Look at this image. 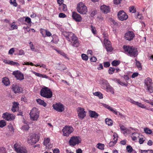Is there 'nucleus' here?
Returning <instances> with one entry per match:
<instances>
[{
	"label": "nucleus",
	"mask_w": 153,
	"mask_h": 153,
	"mask_svg": "<svg viewBox=\"0 0 153 153\" xmlns=\"http://www.w3.org/2000/svg\"><path fill=\"white\" fill-rule=\"evenodd\" d=\"M63 35L66 39L71 42V44L74 47H77L79 46V43L77 38L73 33L71 32H65Z\"/></svg>",
	"instance_id": "obj_1"
},
{
	"label": "nucleus",
	"mask_w": 153,
	"mask_h": 153,
	"mask_svg": "<svg viewBox=\"0 0 153 153\" xmlns=\"http://www.w3.org/2000/svg\"><path fill=\"white\" fill-rule=\"evenodd\" d=\"M66 69V67L63 64L59 65L58 67V69L60 70H64Z\"/></svg>",
	"instance_id": "obj_38"
},
{
	"label": "nucleus",
	"mask_w": 153,
	"mask_h": 153,
	"mask_svg": "<svg viewBox=\"0 0 153 153\" xmlns=\"http://www.w3.org/2000/svg\"><path fill=\"white\" fill-rule=\"evenodd\" d=\"M117 16L119 19L121 21L126 20L128 18V16L123 10L120 11L117 13Z\"/></svg>",
	"instance_id": "obj_10"
},
{
	"label": "nucleus",
	"mask_w": 153,
	"mask_h": 153,
	"mask_svg": "<svg viewBox=\"0 0 153 153\" xmlns=\"http://www.w3.org/2000/svg\"><path fill=\"white\" fill-rule=\"evenodd\" d=\"M79 138L78 137L73 136L71 137L69 141L70 145L71 146H74L79 144L80 143Z\"/></svg>",
	"instance_id": "obj_8"
},
{
	"label": "nucleus",
	"mask_w": 153,
	"mask_h": 153,
	"mask_svg": "<svg viewBox=\"0 0 153 153\" xmlns=\"http://www.w3.org/2000/svg\"><path fill=\"white\" fill-rule=\"evenodd\" d=\"M144 141V140L143 137L140 138L139 140V143L140 144H142L143 143Z\"/></svg>",
	"instance_id": "obj_59"
},
{
	"label": "nucleus",
	"mask_w": 153,
	"mask_h": 153,
	"mask_svg": "<svg viewBox=\"0 0 153 153\" xmlns=\"http://www.w3.org/2000/svg\"><path fill=\"white\" fill-rule=\"evenodd\" d=\"M29 128V126L27 125H24L22 127V129L25 130H28Z\"/></svg>",
	"instance_id": "obj_49"
},
{
	"label": "nucleus",
	"mask_w": 153,
	"mask_h": 153,
	"mask_svg": "<svg viewBox=\"0 0 153 153\" xmlns=\"http://www.w3.org/2000/svg\"><path fill=\"white\" fill-rule=\"evenodd\" d=\"M2 82L6 86L9 85L10 84V82L9 79L7 77H4L3 78Z\"/></svg>",
	"instance_id": "obj_22"
},
{
	"label": "nucleus",
	"mask_w": 153,
	"mask_h": 153,
	"mask_svg": "<svg viewBox=\"0 0 153 153\" xmlns=\"http://www.w3.org/2000/svg\"><path fill=\"white\" fill-rule=\"evenodd\" d=\"M0 153H5V150L4 148H0Z\"/></svg>",
	"instance_id": "obj_58"
},
{
	"label": "nucleus",
	"mask_w": 153,
	"mask_h": 153,
	"mask_svg": "<svg viewBox=\"0 0 153 153\" xmlns=\"http://www.w3.org/2000/svg\"><path fill=\"white\" fill-rule=\"evenodd\" d=\"M153 144V142L150 140H149L147 143V145L149 146H151Z\"/></svg>",
	"instance_id": "obj_64"
},
{
	"label": "nucleus",
	"mask_w": 153,
	"mask_h": 153,
	"mask_svg": "<svg viewBox=\"0 0 153 153\" xmlns=\"http://www.w3.org/2000/svg\"><path fill=\"white\" fill-rule=\"evenodd\" d=\"M105 122L107 125L109 126L112 125V120L110 118H107L105 119Z\"/></svg>",
	"instance_id": "obj_27"
},
{
	"label": "nucleus",
	"mask_w": 153,
	"mask_h": 153,
	"mask_svg": "<svg viewBox=\"0 0 153 153\" xmlns=\"http://www.w3.org/2000/svg\"><path fill=\"white\" fill-rule=\"evenodd\" d=\"M144 132L147 134H150L152 132V130L147 128H144Z\"/></svg>",
	"instance_id": "obj_36"
},
{
	"label": "nucleus",
	"mask_w": 153,
	"mask_h": 153,
	"mask_svg": "<svg viewBox=\"0 0 153 153\" xmlns=\"http://www.w3.org/2000/svg\"><path fill=\"white\" fill-rule=\"evenodd\" d=\"M135 60L136 61V65L137 68L139 70H141L142 69L141 64L139 61L137 60L136 59H135Z\"/></svg>",
	"instance_id": "obj_25"
},
{
	"label": "nucleus",
	"mask_w": 153,
	"mask_h": 153,
	"mask_svg": "<svg viewBox=\"0 0 153 153\" xmlns=\"http://www.w3.org/2000/svg\"><path fill=\"white\" fill-rule=\"evenodd\" d=\"M38 135L35 133H32L28 138V143L32 145L35 144L39 139Z\"/></svg>",
	"instance_id": "obj_4"
},
{
	"label": "nucleus",
	"mask_w": 153,
	"mask_h": 153,
	"mask_svg": "<svg viewBox=\"0 0 153 153\" xmlns=\"http://www.w3.org/2000/svg\"><path fill=\"white\" fill-rule=\"evenodd\" d=\"M146 90L149 93H151L153 92V87L152 85L146 86Z\"/></svg>",
	"instance_id": "obj_26"
},
{
	"label": "nucleus",
	"mask_w": 153,
	"mask_h": 153,
	"mask_svg": "<svg viewBox=\"0 0 153 153\" xmlns=\"http://www.w3.org/2000/svg\"><path fill=\"white\" fill-rule=\"evenodd\" d=\"M123 48L125 53L128 56L135 57L138 54L137 49L133 46L124 45Z\"/></svg>",
	"instance_id": "obj_2"
},
{
	"label": "nucleus",
	"mask_w": 153,
	"mask_h": 153,
	"mask_svg": "<svg viewBox=\"0 0 153 153\" xmlns=\"http://www.w3.org/2000/svg\"><path fill=\"white\" fill-rule=\"evenodd\" d=\"M10 3L15 7H16L17 5V4L16 2V0H10Z\"/></svg>",
	"instance_id": "obj_44"
},
{
	"label": "nucleus",
	"mask_w": 153,
	"mask_h": 153,
	"mask_svg": "<svg viewBox=\"0 0 153 153\" xmlns=\"http://www.w3.org/2000/svg\"><path fill=\"white\" fill-rule=\"evenodd\" d=\"M17 153H27V151L25 147H21L17 152Z\"/></svg>",
	"instance_id": "obj_28"
},
{
	"label": "nucleus",
	"mask_w": 153,
	"mask_h": 153,
	"mask_svg": "<svg viewBox=\"0 0 153 153\" xmlns=\"http://www.w3.org/2000/svg\"><path fill=\"white\" fill-rule=\"evenodd\" d=\"M53 108L58 111L61 112L64 110V108L63 105L61 104H53Z\"/></svg>",
	"instance_id": "obj_13"
},
{
	"label": "nucleus",
	"mask_w": 153,
	"mask_h": 153,
	"mask_svg": "<svg viewBox=\"0 0 153 153\" xmlns=\"http://www.w3.org/2000/svg\"><path fill=\"white\" fill-rule=\"evenodd\" d=\"M14 147L15 151L17 152L19 149L21 148L20 145L18 143H16L14 145Z\"/></svg>",
	"instance_id": "obj_30"
},
{
	"label": "nucleus",
	"mask_w": 153,
	"mask_h": 153,
	"mask_svg": "<svg viewBox=\"0 0 153 153\" xmlns=\"http://www.w3.org/2000/svg\"><path fill=\"white\" fill-rule=\"evenodd\" d=\"M62 10L64 11H66L67 10V6L64 4H62Z\"/></svg>",
	"instance_id": "obj_56"
},
{
	"label": "nucleus",
	"mask_w": 153,
	"mask_h": 153,
	"mask_svg": "<svg viewBox=\"0 0 153 153\" xmlns=\"http://www.w3.org/2000/svg\"><path fill=\"white\" fill-rule=\"evenodd\" d=\"M127 152L129 153H131L133 151V149L131 146L130 145L127 146L126 147Z\"/></svg>",
	"instance_id": "obj_41"
},
{
	"label": "nucleus",
	"mask_w": 153,
	"mask_h": 153,
	"mask_svg": "<svg viewBox=\"0 0 153 153\" xmlns=\"http://www.w3.org/2000/svg\"><path fill=\"white\" fill-rule=\"evenodd\" d=\"M24 51L23 50H19L18 55H24Z\"/></svg>",
	"instance_id": "obj_61"
},
{
	"label": "nucleus",
	"mask_w": 153,
	"mask_h": 153,
	"mask_svg": "<svg viewBox=\"0 0 153 153\" xmlns=\"http://www.w3.org/2000/svg\"><path fill=\"white\" fill-rule=\"evenodd\" d=\"M81 57L82 59L83 60H84L85 61H87L88 59V56L85 54L84 53L82 54Z\"/></svg>",
	"instance_id": "obj_42"
},
{
	"label": "nucleus",
	"mask_w": 153,
	"mask_h": 153,
	"mask_svg": "<svg viewBox=\"0 0 153 153\" xmlns=\"http://www.w3.org/2000/svg\"><path fill=\"white\" fill-rule=\"evenodd\" d=\"M13 74L17 79L22 80L24 79L23 74L19 71H13Z\"/></svg>",
	"instance_id": "obj_15"
},
{
	"label": "nucleus",
	"mask_w": 153,
	"mask_h": 153,
	"mask_svg": "<svg viewBox=\"0 0 153 153\" xmlns=\"http://www.w3.org/2000/svg\"><path fill=\"white\" fill-rule=\"evenodd\" d=\"M97 59L96 58V57H94V56L91 57L90 59L91 61V62H96V61H97Z\"/></svg>",
	"instance_id": "obj_60"
},
{
	"label": "nucleus",
	"mask_w": 153,
	"mask_h": 153,
	"mask_svg": "<svg viewBox=\"0 0 153 153\" xmlns=\"http://www.w3.org/2000/svg\"><path fill=\"white\" fill-rule=\"evenodd\" d=\"M97 148L101 150H103L104 149V145L103 144L98 143L97 144Z\"/></svg>",
	"instance_id": "obj_37"
},
{
	"label": "nucleus",
	"mask_w": 153,
	"mask_h": 153,
	"mask_svg": "<svg viewBox=\"0 0 153 153\" xmlns=\"http://www.w3.org/2000/svg\"><path fill=\"white\" fill-rule=\"evenodd\" d=\"M45 31L46 33V35L48 36H50L51 35V34L49 31L47 30H45Z\"/></svg>",
	"instance_id": "obj_54"
},
{
	"label": "nucleus",
	"mask_w": 153,
	"mask_h": 153,
	"mask_svg": "<svg viewBox=\"0 0 153 153\" xmlns=\"http://www.w3.org/2000/svg\"><path fill=\"white\" fill-rule=\"evenodd\" d=\"M33 73L35 75L39 77H42L43 78H45L47 79L49 77L46 75L42 74H40L34 71L33 72Z\"/></svg>",
	"instance_id": "obj_23"
},
{
	"label": "nucleus",
	"mask_w": 153,
	"mask_h": 153,
	"mask_svg": "<svg viewBox=\"0 0 153 153\" xmlns=\"http://www.w3.org/2000/svg\"><path fill=\"white\" fill-rule=\"evenodd\" d=\"M57 2L59 6H61L62 4H63L64 0H57Z\"/></svg>",
	"instance_id": "obj_57"
},
{
	"label": "nucleus",
	"mask_w": 153,
	"mask_h": 153,
	"mask_svg": "<svg viewBox=\"0 0 153 153\" xmlns=\"http://www.w3.org/2000/svg\"><path fill=\"white\" fill-rule=\"evenodd\" d=\"M76 9L77 11L82 14H85L87 12V7L85 4L82 2L77 4Z\"/></svg>",
	"instance_id": "obj_6"
},
{
	"label": "nucleus",
	"mask_w": 153,
	"mask_h": 153,
	"mask_svg": "<svg viewBox=\"0 0 153 153\" xmlns=\"http://www.w3.org/2000/svg\"><path fill=\"white\" fill-rule=\"evenodd\" d=\"M120 61L116 60H114L111 62V64L112 65L114 66H117L120 64Z\"/></svg>",
	"instance_id": "obj_34"
},
{
	"label": "nucleus",
	"mask_w": 153,
	"mask_h": 153,
	"mask_svg": "<svg viewBox=\"0 0 153 153\" xmlns=\"http://www.w3.org/2000/svg\"><path fill=\"white\" fill-rule=\"evenodd\" d=\"M55 50L61 55L62 56L65 58H67V57L66 56V54L63 51H61L58 50L56 49H55Z\"/></svg>",
	"instance_id": "obj_33"
},
{
	"label": "nucleus",
	"mask_w": 153,
	"mask_h": 153,
	"mask_svg": "<svg viewBox=\"0 0 153 153\" xmlns=\"http://www.w3.org/2000/svg\"><path fill=\"white\" fill-rule=\"evenodd\" d=\"M138 75V74L137 73L135 72L132 75V77L133 78H135Z\"/></svg>",
	"instance_id": "obj_63"
},
{
	"label": "nucleus",
	"mask_w": 153,
	"mask_h": 153,
	"mask_svg": "<svg viewBox=\"0 0 153 153\" xmlns=\"http://www.w3.org/2000/svg\"><path fill=\"white\" fill-rule=\"evenodd\" d=\"M12 89L15 93H21L23 91L22 88L17 85H13Z\"/></svg>",
	"instance_id": "obj_17"
},
{
	"label": "nucleus",
	"mask_w": 153,
	"mask_h": 153,
	"mask_svg": "<svg viewBox=\"0 0 153 153\" xmlns=\"http://www.w3.org/2000/svg\"><path fill=\"white\" fill-rule=\"evenodd\" d=\"M72 16L73 19L76 22H80L82 20L81 16L76 12H72Z\"/></svg>",
	"instance_id": "obj_16"
},
{
	"label": "nucleus",
	"mask_w": 153,
	"mask_h": 153,
	"mask_svg": "<svg viewBox=\"0 0 153 153\" xmlns=\"http://www.w3.org/2000/svg\"><path fill=\"white\" fill-rule=\"evenodd\" d=\"M104 43L105 46L111 44V42L108 40V39H107L106 37L104 38Z\"/></svg>",
	"instance_id": "obj_32"
},
{
	"label": "nucleus",
	"mask_w": 153,
	"mask_h": 153,
	"mask_svg": "<svg viewBox=\"0 0 153 153\" xmlns=\"http://www.w3.org/2000/svg\"><path fill=\"white\" fill-rule=\"evenodd\" d=\"M91 30L92 33L95 34L96 33V30L95 27L93 26L92 25H91Z\"/></svg>",
	"instance_id": "obj_48"
},
{
	"label": "nucleus",
	"mask_w": 153,
	"mask_h": 153,
	"mask_svg": "<svg viewBox=\"0 0 153 153\" xmlns=\"http://www.w3.org/2000/svg\"><path fill=\"white\" fill-rule=\"evenodd\" d=\"M30 48L32 51H34L35 52H37L38 51L37 49H35L33 44H31V45H30Z\"/></svg>",
	"instance_id": "obj_50"
},
{
	"label": "nucleus",
	"mask_w": 153,
	"mask_h": 153,
	"mask_svg": "<svg viewBox=\"0 0 153 153\" xmlns=\"http://www.w3.org/2000/svg\"><path fill=\"white\" fill-rule=\"evenodd\" d=\"M74 129L72 127L65 126L62 129L64 136H68L73 131Z\"/></svg>",
	"instance_id": "obj_7"
},
{
	"label": "nucleus",
	"mask_w": 153,
	"mask_h": 153,
	"mask_svg": "<svg viewBox=\"0 0 153 153\" xmlns=\"http://www.w3.org/2000/svg\"><path fill=\"white\" fill-rule=\"evenodd\" d=\"M11 27L12 29V30L17 28V26L16 25L14 24H12L11 25Z\"/></svg>",
	"instance_id": "obj_62"
},
{
	"label": "nucleus",
	"mask_w": 153,
	"mask_h": 153,
	"mask_svg": "<svg viewBox=\"0 0 153 153\" xmlns=\"http://www.w3.org/2000/svg\"><path fill=\"white\" fill-rule=\"evenodd\" d=\"M50 141V139L48 138H47L46 139H45L44 141V145L47 147V145L49 143Z\"/></svg>",
	"instance_id": "obj_39"
},
{
	"label": "nucleus",
	"mask_w": 153,
	"mask_h": 153,
	"mask_svg": "<svg viewBox=\"0 0 153 153\" xmlns=\"http://www.w3.org/2000/svg\"><path fill=\"white\" fill-rule=\"evenodd\" d=\"M3 118L7 121H11L15 118V116L13 114L8 112L4 113L2 115Z\"/></svg>",
	"instance_id": "obj_11"
},
{
	"label": "nucleus",
	"mask_w": 153,
	"mask_h": 153,
	"mask_svg": "<svg viewBox=\"0 0 153 153\" xmlns=\"http://www.w3.org/2000/svg\"><path fill=\"white\" fill-rule=\"evenodd\" d=\"M6 125L5 121L4 120H1L0 121V127H3Z\"/></svg>",
	"instance_id": "obj_43"
},
{
	"label": "nucleus",
	"mask_w": 153,
	"mask_h": 153,
	"mask_svg": "<svg viewBox=\"0 0 153 153\" xmlns=\"http://www.w3.org/2000/svg\"><path fill=\"white\" fill-rule=\"evenodd\" d=\"M117 139L116 138L114 141H111L109 143V146L111 147L114 146L117 143Z\"/></svg>",
	"instance_id": "obj_35"
},
{
	"label": "nucleus",
	"mask_w": 153,
	"mask_h": 153,
	"mask_svg": "<svg viewBox=\"0 0 153 153\" xmlns=\"http://www.w3.org/2000/svg\"><path fill=\"white\" fill-rule=\"evenodd\" d=\"M36 101L38 104L43 105L44 107H45L47 105L46 103L44 100H41L40 99H37Z\"/></svg>",
	"instance_id": "obj_24"
},
{
	"label": "nucleus",
	"mask_w": 153,
	"mask_h": 153,
	"mask_svg": "<svg viewBox=\"0 0 153 153\" xmlns=\"http://www.w3.org/2000/svg\"><path fill=\"white\" fill-rule=\"evenodd\" d=\"M104 66L106 68H108L110 66V63L108 62H104Z\"/></svg>",
	"instance_id": "obj_51"
},
{
	"label": "nucleus",
	"mask_w": 153,
	"mask_h": 153,
	"mask_svg": "<svg viewBox=\"0 0 153 153\" xmlns=\"http://www.w3.org/2000/svg\"><path fill=\"white\" fill-rule=\"evenodd\" d=\"M19 104V103L15 102H13V106L12 109V111L13 112H14L18 110Z\"/></svg>",
	"instance_id": "obj_21"
},
{
	"label": "nucleus",
	"mask_w": 153,
	"mask_h": 153,
	"mask_svg": "<svg viewBox=\"0 0 153 153\" xmlns=\"http://www.w3.org/2000/svg\"><path fill=\"white\" fill-rule=\"evenodd\" d=\"M77 112L78 116L80 119H82L86 116V112L82 108L78 107Z\"/></svg>",
	"instance_id": "obj_12"
},
{
	"label": "nucleus",
	"mask_w": 153,
	"mask_h": 153,
	"mask_svg": "<svg viewBox=\"0 0 153 153\" xmlns=\"http://www.w3.org/2000/svg\"><path fill=\"white\" fill-rule=\"evenodd\" d=\"M66 15L63 13H60L59 14V17L60 18H64L66 17Z\"/></svg>",
	"instance_id": "obj_55"
},
{
	"label": "nucleus",
	"mask_w": 153,
	"mask_h": 153,
	"mask_svg": "<svg viewBox=\"0 0 153 153\" xmlns=\"http://www.w3.org/2000/svg\"><path fill=\"white\" fill-rule=\"evenodd\" d=\"M93 94L95 96L98 97L100 99H102L103 98L102 94L100 92L97 91L93 93Z\"/></svg>",
	"instance_id": "obj_29"
},
{
	"label": "nucleus",
	"mask_w": 153,
	"mask_h": 153,
	"mask_svg": "<svg viewBox=\"0 0 153 153\" xmlns=\"http://www.w3.org/2000/svg\"><path fill=\"white\" fill-rule=\"evenodd\" d=\"M105 47L107 52H111L113 50V48L111 44L105 46Z\"/></svg>",
	"instance_id": "obj_31"
},
{
	"label": "nucleus",
	"mask_w": 153,
	"mask_h": 153,
	"mask_svg": "<svg viewBox=\"0 0 153 153\" xmlns=\"http://www.w3.org/2000/svg\"><path fill=\"white\" fill-rule=\"evenodd\" d=\"M115 71V69L114 68L110 67L109 68L108 71V73L109 74H111L114 73Z\"/></svg>",
	"instance_id": "obj_40"
},
{
	"label": "nucleus",
	"mask_w": 153,
	"mask_h": 153,
	"mask_svg": "<svg viewBox=\"0 0 153 153\" xmlns=\"http://www.w3.org/2000/svg\"><path fill=\"white\" fill-rule=\"evenodd\" d=\"M136 105H137L139 107H141L142 108H146V106H145L144 105H143L141 103L138 102H137L136 103Z\"/></svg>",
	"instance_id": "obj_45"
},
{
	"label": "nucleus",
	"mask_w": 153,
	"mask_h": 153,
	"mask_svg": "<svg viewBox=\"0 0 153 153\" xmlns=\"http://www.w3.org/2000/svg\"><path fill=\"white\" fill-rule=\"evenodd\" d=\"M25 21L28 24H30L31 22V20L30 18L27 17L25 18Z\"/></svg>",
	"instance_id": "obj_52"
},
{
	"label": "nucleus",
	"mask_w": 153,
	"mask_h": 153,
	"mask_svg": "<svg viewBox=\"0 0 153 153\" xmlns=\"http://www.w3.org/2000/svg\"><path fill=\"white\" fill-rule=\"evenodd\" d=\"M89 116L90 117L97 118L99 116V114L95 111L90 110L89 111Z\"/></svg>",
	"instance_id": "obj_19"
},
{
	"label": "nucleus",
	"mask_w": 153,
	"mask_h": 153,
	"mask_svg": "<svg viewBox=\"0 0 153 153\" xmlns=\"http://www.w3.org/2000/svg\"><path fill=\"white\" fill-rule=\"evenodd\" d=\"M30 119L33 121H36L39 117V111L36 108H33L30 113Z\"/></svg>",
	"instance_id": "obj_5"
},
{
	"label": "nucleus",
	"mask_w": 153,
	"mask_h": 153,
	"mask_svg": "<svg viewBox=\"0 0 153 153\" xmlns=\"http://www.w3.org/2000/svg\"><path fill=\"white\" fill-rule=\"evenodd\" d=\"M40 95L45 98H50L53 96V93L51 90L48 87L43 88L40 91Z\"/></svg>",
	"instance_id": "obj_3"
},
{
	"label": "nucleus",
	"mask_w": 153,
	"mask_h": 153,
	"mask_svg": "<svg viewBox=\"0 0 153 153\" xmlns=\"http://www.w3.org/2000/svg\"><path fill=\"white\" fill-rule=\"evenodd\" d=\"M15 51L14 48H12L9 51L8 54H13Z\"/></svg>",
	"instance_id": "obj_53"
},
{
	"label": "nucleus",
	"mask_w": 153,
	"mask_h": 153,
	"mask_svg": "<svg viewBox=\"0 0 153 153\" xmlns=\"http://www.w3.org/2000/svg\"><path fill=\"white\" fill-rule=\"evenodd\" d=\"M9 62V64L11 65H16L17 66H19V64L16 62L10 61Z\"/></svg>",
	"instance_id": "obj_47"
},
{
	"label": "nucleus",
	"mask_w": 153,
	"mask_h": 153,
	"mask_svg": "<svg viewBox=\"0 0 153 153\" xmlns=\"http://www.w3.org/2000/svg\"><path fill=\"white\" fill-rule=\"evenodd\" d=\"M100 83L101 84L102 86L103 87L104 89L107 90L110 89V91H111L112 88L107 80L102 78L100 80Z\"/></svg>",
	"instance_id": "obj_9"
},
{
	"label": "nucleus",
	"mask_w": 153,
	"mask_h": 153,
	"mask_svg": "<svg viewBox=\"0 0 153 153\" xmlns=\"http://www.w3.org/2000/svg\"><path fill=\"white\" fill-rule=\"evenodd\" d=\"M129 10L132 13H134L136 12V10L134 8V6H132L129 7Z\"/></svg>",
	"instance_id": "obj_46"
},
{
	"label": "nucleus",
	"mask_w": 153,
	"mask_h": 153,
	"mask_svg": "<svg viewBox=\"0 0 153 153\" xmlns=\"http://www.w3.org/2000/svg\"><path fill=\"white\" fill-rule=\"evenodd\" d=\"M100 9L101 11L105 13H107L110 11V8L109 7L105 5L102 6L100 7Z\"/></svg>",
	"instance_id": "obj_18"
},
{
	"label": "nucleus",
	"mask_w": 153,
	"mask_h": 153,
	"mask_svg": "<svg viewBox=\"0 0 153 153\" xmlns=\"http://www.w3.org/2000/svg\"><path fill=\"white\" fill-rule=\"evenodd\" d=\"M144 83L146 86L152 85V81L149 77H147L145 79Z\"/></svg>",
	"instance_id": "obj_20"
},
{
	"label": "nucleus",
	"mask_w": 153,
	"mask_h": 153,
	"mask_svg": "<svg viewBox=\"0 0 153 153\" xmlns=\"http://www.w3.org/2000/svg\"><path fill=\"white\" fill-rule=\"evenodd\" d=\"M134 36L133 32L129 31L125 33V37L126 40L131 41L133 39Z\"/></svg>",
	"instance_id": "obj_14"
}]
</instances>
